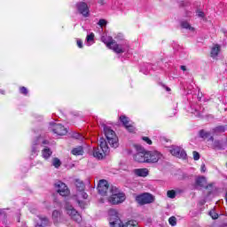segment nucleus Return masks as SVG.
Instances as JSON below:
<instances>
[{
  "label": "nucleus",
  "instance_id": "nucleus-1",
  "mask_svg": "<svg viewBox=\"0 0 227 227\" xmlns=\"http://www.w3.org/2000/svg\"><path fill=\"white\" fill-rule=\"evenodd\" d=\"M135 149L137 151L134 155V160L137 162H145L146 164H155L162 159V153L159 151H146L145 147L136 145Z\"/></svg>",
  "mask_w": 227,
  "mask_h": 227
},
{
  "label": "nucleus",
  "instance_id": "nucleus-2",
  "mask_svg": "<svg viewBox=\"0 0 227 227\" xmlns=\"http://www.w3.org/2000/svg\"><path fill=\"white\" fill-rule=\"evenodd\" d=\"M108 215L110 227H139L137 222L134 220H130L123 224L116 209H109Z\"/></svg>",
  "mask_w": 227,
  "mask_h": 227
},
{
  "label": "nucleus",
  "instance_id": "nucleus-3",
  "mask_svg": "<svg viewBox=\"0 0 227 227\" xmlns=\"http://www.w3.org/2000/svg\"><path fill=\"white\" fill-rule=\"evenodd\" d=\"M102 42L106 44L108 49H112L114 52H116V54H123V52H129V49L130 47L129 46V43L125 42L124 43L119 44L112 37H102Z\"/></svg>",
  "mask_w": 227,
  "mask_h": 227
},
{
  "label": "nucleus",
  "instance_id": "nucleus-4",
  "mask_svg": "<svg viewBox=\"0 0 227 227\" xmlns=\"http://www.w3.org/2000/svg\"><path fill=\"white\" fill-rule=\"evenodd\" d=\"M110 194L108 201L111 205H120V203H123V201H125V193L120 192L116 186L110 187Z\"/></svg>",
  "mask_w": 227,
  "mask_h": 227
},
{
  "label": "nucleus",
  "instance_id": "nucleus-5",
  "mask_svg": "<svg viewBox=\"0 0 227 227\" xmlns=\"http://www.w3.org/2000/svg\"><path fill=\"white\" fill-rule=\"evenodd\" d=\"M108 154H109V146L107 145V142H106V139L100 138L99 139V146L94 147V149H93V157L100 160Z\"/></svg>",
  "mask_w": 227,
  "mask_h": 227
},
{
  "label": "nucleus",
  "instance_id": "nucleus-6",
  "mask_svg": "<svg viewBox=\"0 0 227 227\" xmlns=\"http://www.w3.org/2000/svg\"><path fill=\"white\" fill-rule=\"evenodd\" d=\"M104 133L110 146H112V148H118V137L116 136L114 130L109 128V126H104Z\"/></svg>",
  "mask_w": 227,
  "mask_h": 227
},
{
  "label": "nucleus",
  "instance_id": "nucleus-7",
  "mask_svg": "<svg viewBox=\"0 0 227 227\" xmlns=\"http://www.w3.org/2000/svg\"><path fill=\"white\" fill-rule=\"evenodd\" d=\"M66 212L68 215H70L71 219L73 221H75V223H81L82 221V216L74 208V206H72L70 203L67 202L65 205Z\"/></svg>",
  "mask_w": 227,
  "mask_h": 227
},
{
  "label": "nucleus",
  "instance_id": "nucleus-8",
  "mask_svg": "<svg viewBox=\"0 0 227 227\" xmlns=\"http://www.w3.org/2000/svg\"><path fill=\"white\" fill-rule=\"evenodd\" d=\"M136 201L138 203V205H149L150 203H153V201H155V198L150 193H143L136 197Z\"/></svg>",
  "mask_w": 227,
  "mask_h": 227
},
{
  "label": "nucleus",
  "instance_id": "nucleus-9",
  "mask_svg": "<svg viewBox=\"0 0 227 227\" xmlns=\"http://www.w3.org/2000/svg\"><path fill=\"white\" fill-rule=\"evenodd\" d=\"M54 187L60 196H63L64 198H67V196H70V190L65 183L58 181L57 183H55Z\"/></svg>",
  "mask_w": 227,
  "mask_h": 227
},
{
  "label": "nucleus",
  "instance_id": "nucleus-10",
  "mask_svg": "<svg viewBox=\"0 0 227 227\" xmlns=\"http://www.w3.org/2000/svg\"><path fill=\"white\" fill-rule=\"evenodd\" d=\"M170 153L171 155H174V157H177V159H183V160L187 159V153H185V150L180 146H172Z\"/></svg>",
  "mask_w": 227,
  "mask_h": 227
},
{
  "label": "nucleus",
  "instance_id": "nucleus-11",
  "mask_svg": "<svg viewBox=\"0 0 227 227\" xmlns=\"http://www.w3.org/2000/svg\"><path fill=\"white\" fill-rule=\"evenodd\" d=\"M98 191L101 196H107L109 191V184L106 179H101L98 184Z\"/></svg>",
  "mask_w": 227,
  "mask_h": 227
},
{
  "label": "nucleus",
  "instance_id": "nucleus-12",
  "mask_svg": "<svg viewBox=\"0 0 227 227\" xmlns=\"http://www.w3.org/2000/svg\"><path fill=\"white\" fill-rule=\"evenodd\" d=\"M76 8L83 17H90V7H88V4L84 2H79L76 4Z\"/></svg>",
  "mask_w": 227,
  "mask_h": 227
},
{
  "label": "nucleus",
  "instance_id": "nucleus-13",
  "mask_svg": "<svg viewBox=\"0 0 227 227\" xmlns=\"http://www.w3.org/2000/svg\"><path fill=\"white\" fill-rule=\"evenodd\" d=\"M51 130L54 134H57V136H66V134H68L67 128L61 124H54Z\"/></svg>",
  "mask_w": 227,
  "mask_h": 227
},
{
  "label": "nucleus",
  "instance_id": "nucleus-14",
  "mask_svg": "<svg viewBox=\"0 0 227 227\" xmlns=\"http://www.w3.org/2000/svg\"><path fill=\"white\" fill-rule=\"evenodd\" d=\"M191 113L198 116L199 118H203V114L205 113V109L200 105H192L191 106Z\"/></svg>",
  "mask_w": 227,
  "mask_h": 227
},
{
  "label": "nucleus",
  "instance_id": "nucleus-15",
  "mask_svg": "<svg viewBox=\"0 0 227 227\" xmlns=\"http://www.w3.org/2000/svg\"><path fill=\"white\" fill-rule=\"evenodd\" d=\"M120 121L122 122V125L129 130V132H134L136 130V128H134L131 124H129V117H126L125 115L120 116Z\"/></svg>",
  "mask_w": 227,
  "mask_h": 227
},
{
  "label": "nucleus",
  "instance_id": "nucleus-16",
  "mask_svg": "<svg viewBox=\"0 0 227 227\" xmlns=\"http://www.w3.org/2000/svg\"><path fill=\"white\" fill-rule=\"evenodd\" d=\"M195 185L196 187H206V189H208V187L212 188V184L207 185V177L205 176L196 177Z\"/></svg>",
  "mask_w": 227,
  "mask_h": 227
},
{
  "label": "nucleus",
  "instance_id": "nucleus-17",
  "mask_svg": "<svg viewBox=\"0 0 227 227\" xmlns=\"http://www.w3.org/2000/svg\"><path fill=\"white\" fill-rule=\"evenodd\" d=\"M35 227H45L49 226V218L45 216H37Z\"/></svg>",
  "mask_w": 227,
  "mask_h": 227
},
{
  "label": "nucleus",
  "instance_id": "nucleus-18",
  "mask_svg": "<svg viewBox=\"0 0 227 227\" xmlns=\"http://www.w3.org/2000/svg\"><path fill=\"white\" fill-rule=\"evenodd\" d=\"M220 51H221V47H219L218 44H215L211 49V58H217V56H219Z\"/></svg>",
  "mask_w": 227,
  "mask_h": 227
},
{
  "label": "nucleus",
  "instance_id": "nucleus-19",
  "mask_svg": "<svg viewBox=\"0 0 227 227\" xmlns=\"http://www.w3.org/2000/svg\"><path fill=\"white\" fill-rule=\"evenodd\" d=\"M75 186L79 192H82V191H84L85 185H84V183L81 179L75 180Z\"/></svg>",
  "mask_w": 227,
  "mask_h": 227
},
{
  "label": "nucleus",
  "instance_id": "nucleus-20",
  "mask_svg": "<svg viewBox=\"0 0 227 227\" xmlns=\"http://www.w3.org/2000/svg\"><path fill=\"white\" fill-rule=\"evenodd\" d=\"M213 148L215 150H224V145L221 140H215L213 143Z\"/></svg>",
  "mask_w": 227,
  "mask_h": 227
},
{
  "label": "nucleus",
  "instance_id": "nucleus-21",
  "mask_svg": "<svg viewBox=\"0 0 227 227\" xmlns=\"http://www.w3.org/2000/svg\"><path fill=\"white\" fill-rule=\"evenodd\" d=\"M42 155L43 159H49L51 155H52V151L49 147H44V149L42 151Z\"/></svg>",
  "mask_w": 227,
  "mask_h": 227
},
{
  "label": "nucleus",
  "instance_id": "nucleus-22",
  "mask_svg": "<svg viewBox=\"0 0 227 227\" xmlns=\"http://www.w3.org/2000/svg\"><path fill=\"white\" fill-rule=\"evenodd\" d=\"M71 153H73V155H82V153H84V149L82 148V146H77L76 148H74L71 151Z\"/></svg>",
  "mask_w": 227,
  "mask_h": 227
},
{
  "label": "nucleus",
  "instance_id": "nucleus-23",
  "mask_svg": "<svg viewBox=\"0 0 227 227\" xmlns=\"http://www.w3.org/2000/svg\"><path fill=\"white\" fill-rule=\"evenodd\" d=\"M199 136H200V137H201V139H207V138L210 137V132L206 131L205 129H200L199 131Z\"/></svg>",
  "mask_w": 227,
  "mask_h": 227
},
{
  "label": "nucleus",
  "instance_id": "nucleus-24",
  "mask_svg": "<svg viewBox=\"0 0 227 227\" xmlns=\"http://www.w3.org/2000/svg\"><path fill=\"white\" fill-rule=\"evenodd\" d=\"M181 27L184 28V29H189V31H194V27H192L191 26V24H189L187 21H182L181 22Z\"/></svg>",
  "mask_w": 227,
  "mask_h": 227
},
{
  "label": "nucleus",
  "instance_id": "nucleus-25",
  "mask_svg": "<svg viewBox=\"0 0 227 227\" xmlns=\"http://www.w3.org/2000/svg\"><path fill=\"white\" fill-rule=\"evenodd\" d=\"M135 176H142L145 178V176H148V171H135Z\"/></svg>",
  "mask_w": 227,
  "mask_h": 227
},
{
  "label": "nucleus",
  "instance_id": "nucleus-26",
  "mask_svg": "<svg viewBox=\"0 0 227 227\" xmlns=\"http://www.w3.org/2000/svg\"><path fill=\"white\" fill-rule=\"evenodd\" d=\"M20 93L21 95H24L25 97H27V95L29 94V90H27V88L22 86V87H20Z\"/></svg>",
  "mask_w": 227,
  "mask_h": 227
},
{
  "label": "nucleus",
  "instance_id": "nucleus-27",
  "mask_svg": "<svg viewBox=\"0 0 227 227\" xmlns=\"http://www.w3.org/2000/svg\"><path fill=\"white\" fill-rule=\"evenodd\" d=\"M52 166H54V168H59V166H61V160H59L58 158H53L52 160Z\"/></svg>",
  "mask_w": 227,
  "mask_h": 227
},
{
  "label": "nucleus",
  "instance_id": "nucleus-28",
  "mask_svg": "<svg viewBox=\"0 0 227 227\" xmlns=\"http://www.w3.org/2000/svg\"><path fill=\"white\" fill-rule=\"evenodd\" d=\"M167 196L168 198H170L171 200H173L176 197V192H175L174 190L168 191Z\"/></svg>",
  "mask_w": 227,
  "mask_h": 227
},
{
  "label": "nucleus",
  "instance_id": "nucleus-29",
  "mask_svg": "<svg viewBox=\"0 0 227 227\" xmlns=\"http://www.w3.org/2000/svg\"><path fill=\"white\" fill-rule=\"evenodd\" d=\"M80 193H78L76 195V197L78 198H82V200H88V193H86L84 191L79 192Z\"/></svg>",
  "mask_w": 227,
  "mask_h": 227
},
{
  "label": "nucleus",
  "instance_id": "nucleus-30",
  "mask_svg": "<svg viewBox=\"0 0 227 227\" xmlns=\"http://www.w3.org/2000/svg\"><path fill=\"white\" fill-rule=\"evenodd\" d=\"M227 129V125L225 126H217L215 128V132H225Z\"/></svg>",
  "mask_w": 227,
  "mask_h": 227
},
{
  "label": "nucleus",
  "instance_id": "nucleus-31",
  "mask_svg": "<svg viewBox=\"0 0 227 227\" xmlns=\"http://www.w3.org/2000/svg\"><path fill=\"white\" fill-rule=\"evenodd\" d=\"M94 40H95V34H93V33H90V34L88 35L87 37H86V42H87L88 43L93 42Z\"/></svg>",
  "mask_w": 227,
  "mask_h": 227
},
{
  "label": "nucleus",
  "instance_id": "nucleus-32",
  "mask_svg": "<svg viewBox=\"0 0 227 227\" xmlns=\"http://www.w3.org/2000/svg\"><path fill=\"white\" fill-rule=\"evenodd\" d=\"M32 153L31 155H34V157H36L38 155V145H32Z\"/></svg>",
  "mask_w": 227,
  "mask_h": 227
},
{
  "label": "nucleus",
  "instance_id": "nucleus-33",
  "mask_svg": "<svg viewBox=\"0 0 227 227\" xmlns=\"http://www.w3.org/2000/svg\"><path fill=\"white\" fill-rule=\"evenodd\" d=\"M61 215V213H59V211L58 210H54L52 212V217L53 219H55L56 221H58V219H59V216Z\"/></svg>",
  "mask_w": 227,
  "mask_h": 227
},
{
  "label": "nucleus",
  "instance_id": "nucleus-34",
  "mask_svg": "<svg viewBox=\"0 0 227 227\" xmlns=\"http://www.w3.org/2000/svg\"><path fill=\"white\" fill-rule=\"evenodd\" d=\"M168 223H169L170 226H176V217L171 216L168 219Z\"/></svg>",
  "mask_w": 227,
  "mask_h": 227
},
{
  "label": "nucleus",
  "instance_id": "nucleus-35",
  "mask_svg": "<svg viewBox=\"0 0 227 227\" xmlns=\"http://www.w3.org/2000/svg\"><path fill=\"white\" fill-rule=\"evenodd\" d=\"M209 215L210 217H212V219H215V220L219 218V215L215 213V211L214 210L209 211Z\"/></svg>",
  "mask_w": 227,
  "mask_h": 227
},
{
  "label": "nucleus",
  "instance_id": "nucleus-36",
  "mask_svg": "<svg viewBox=\"0 0 227 227\" xmlns=\"http://www.w3.org/2000/svg\"><path fill=\"white\" fill-rule=\"evenodd\" d=\"M76 201L80 207V208H82L84 209L85 206H86V203L84 201H81L79 199L76 198Z\"/></svg>",
  "mask_w": 227,
  "mask_h": 227
},
{
  "label": "nucleus",
  "instance_id": "nucleus-37",
  "mask_svg": "<svg viewBox=\"0 0 227 227\" xmlns=\"http://www.w3.org/2000/svg\"><path fill=\"white\" fill-rule=\"evenodd\" d=\"M142 139L145 141V143H146L147 145H152V139H150V137H143Z\"/></svg>",
  "mask_w": 227,
  "mask_h": 227
},
{
  "label": "nucleus",
  "instance_id": "nucleus-38",
  "mask_svg": "<svg viewBox=\"0 0 227 227\" xmlns=\"http://www.w3.org/2000/svg\"><path fill=\"white\" fill-rule=\"evenodd\" d=\"M40 145V137H37L34 141L32 146H38Z\"/></svg>",
  "mask_w": 227,
  "mask_h": 227
},
{
  "label": "nucleus",
  "instance_id": "nucleus-39",
  "mask_svg": "<svg viewBox=\"0 0 227 227\" xmlns=\"http://www.w3.org/2000/svg\"><path fill=\"white\" fill-rule=\"evenodd\" d=\"M193 159L194 160H200V153L193 151Z\"/></svg>",
  "mask_w": 227,
  "mask_h": 227
},
{
  "label": "nucleus",
  "instance_id": "nucleus-40",
  "mask_svg": "<svg viewBox=\"0 0 227 227\" xmlns=\"http://www.w3.org/2000/svg\"><path fill=\"white\" fill-rule=\"evenodd\" d=\"M98 26H100L101 27L106 26V24H107V21H106V20H99L98 21Z\"/></svg>",
  "mask_w": 227,
  "mask_h": 227
},
{
  "label": "nucleus",
  "instance_id": "nucleus-41",
  "mask_svg": "<svg viewBox=\"0 0 227 227\" xmlns=\"http://www.w3.org/2000/svg\"><path fill=\"white\" fill-rule=\"evenodd\" d=\"M79 49H82L83 45H82V40L81 39H78L77 42H76Z\"/></svg>",
  "mask_w": 227,
  "mask_h": 227
},
{
  "label": "nucleus",
  "instance_id": "nucleus-42",
  "mask_svg": "<svg viewBox=\"0 0 227 227\" xmlns=\"http://www.w3.org/2000/svg\"><path fill=\"white\" fill-rule=\"evenodd\" d=\"M197 15L198 17H200L201 19H203V17H205V12L201 11H197Z\"/></svg>",
  "mask_w": 227,
  "mask_h": 227
},
{
  "label": "nucleus",
  "instance_id": "nucleus-43",
  "mask_svg": "<svg viewBox=\"0 0 227 227\" xmlns=\"http://www.w3.org/2000/svg\"><path fill=\"white\" fill-rule=\"evenodd\" d=\"M181 173H182V175H181V176L178 177V180H185V175L183 172H181Z\"/></svg>",
  "mask_w": 227,
  "mask_h": 227
},
{
  "label": "nucleus",
  "instance_id": "nucleus-44",
  "mask_svg": "<svg viewBox=\"0 0 227 227\" xmlns=\"http://www.w3.org/2000/svg\"><path fill=\"white\" fill-rule=\"evenodd\" d=\"M200 171H207V167L205 166V164L201 165Z\"/></svg>",
  "mask_w": 227,
  "mask_h": 227
},
{
  "label": "nucleus",
  "instance_id": "nucleus-45",
  "mask_svg": "<svg viewBox=\"0 0 227 227\" xmlns=\"http://www.w3.org/2000/svg\"><path fill=\"white\" fill-rule=\"evenodd\" d=\"M163 88H165L166 91H171V89L164 84H161Z\"/></svg>",
  "mask_w": 227,
  "mask_h": 227
},
{
  "label": "nucleus",
  "instance_id": "nucleus-46",
  "mask_svg": "<svg viewBox=\"0 0 227 227\" xmlns=\"http://www.w3.org/2000/svg\"><path fill=\"white\" fill-rule=\"evenodd\" d=\"M134 171H148V168H136Z\"/></svg>",
  "mask_w": 227,
  "mask_h": 227
},
{
  "label": "nucleus",
  "instance_id": "nucleus-47",
  "mask_svg": "<svg viewBox=\"0 0 227 227\" xmlns=\"http://www.w3.org/2000/svg\"><path fill=\"white\" fill-rule=\"evenodd\" d=\"M181 70H183V72H185V70H187V67L185 66H181Z\"/></svg>",
  "mask_w": 227,
  "mask_h": 227
},
{
  "label": "nucleus",
  "instance_id": "nucleus-48",
  "mask_svg": "<svg viewBox=\"0 0 227 227\" xmlns=\"http://www.w3.org/2000/svg\"><path fill=\"white\" fill-rule=\"evenodd\" d=\"M42 145H49V140H43V141L42 142Z\"/></svg>",
  "mask_w": 227,
  "mask_h": 227
},
{
  "label": "nucleus",
  "instance_id": "nucleus-49",
  "mask_svg": "<svg viewBox=\"0 0 227 227\" xmlns=\"http://www.w3.org/2000/svg\"><path fill=\"white\" fill-rule=\"evenodd\" d=\"M74 137H75L76 139H79V138L81 137V135L76 134V135L74 136Z\"/></svg>",
  "mask_w": 227,
  "mask_h": 227
},
{
  "label": "nucleus",
  "instance_id": "nucleus-50",
  "mask_svg": "<svg viewBox=\"0 0 227 227\" xmlns=\"http://www.w3.org/2000/svg\"><path fill=\"white\" fill-rule=\"evenodd\" d=\"M208 141H214V137H209Z\"/></svg>",
  "mask_w": 227,
  "mask_h": 227
},
{
  "label": "nucleus",
  "instance_id": "nucleus-51",
  "mask_svg": "<svg viewBox=\"0 0 227 227\" xmlns=\"http://www.w3.org/2000/svg\"><path fill=\"white\" fill-rule=\"evenodd\" d=\"M199 100H201V98L200 97H198Z\"/></svg>",
  "mask_w": 227,
  "mask_h": 227
}]
</instances>
